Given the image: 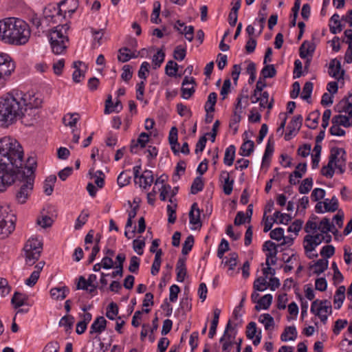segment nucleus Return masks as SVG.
<instances>
[{
    "label": "nucleus",
    "instance_id": "f03ea898",
    "mask_svg": "<svg viewBox=\"0 0 352 352\" xmlns=\"http://www.w3.org/2000/svg\"><path fill=\"white\" fill-rule=\"evenodd\" d=\"M30 35L28 24L21 19L7 18L0 21V40L6 43L25 44Z\"/></svg>",
    "mask_w": 352,
    "mask_h": 352
},
{
    "label": "nucleus",
    "instance_id": "a19ab883",
    "mask_svg": "<svg viewBox=\"0 0 352 352\" xmlns=\"http://www.w3.org/2000/svg\"><path fill=\"white\" fill-rule=\"evenodd\" d=\"M204 183L201 176L195 177L190 187V192L192 195H196L201 191L204 188Z\"/></svg>",
    "mask_w": 352,
    "mask_h": 352
},
{
    "label": "nucleus",
    "instance_id": "423d86ee",
    "mask_svg": "<svg viewBox=\"0 0 352 352\" xmlns=\"http://www.w3.org/2000/svg\"><path fill=\"white\" fill-rule=\"evenodd\" d=\"M16 217L6 206H0V238L8 237L15 229Z\"/></svg>",
    "mask_w": 352,
    "mask_h": 352
},
{
    "label": "nucleus",
    "instance_id": "052dcab7",
    "mask_svg": "<svg viewBox=\"0 0 352 352\" xmlns=\"http://www.w3.org/2000/svg\"><path fill=\"white\" fill-rule=\"evenodd\" d=\"M140 259L138 256H131L129 266V271L132 273H137L140 267Z\"/></svg>",
    "mask_w": 352,
    "mask_h": 352
},
{
    "label": "nucleus",
    "instance_id": "9b49d317",
    "mask_svg": "<svg viewBox=\"0 0 352 352\" xmlns=\"http://www.w3.org/2000/svg\"><path fill=\"white\" fill-rule=\"evenodd\" d=\"M15 69V64L10 55L0 54V72L8 79Z\"/></svg>",
    "mask_w": 352,
    "mask_h": 352
},
{
    "label": "nucleus",
    "instance_id": "2eb2a0df",
    "mask_svg": "<svg viewBox=\"0 0 352 352\" xmlns=\"http://www.w3.org/2000/svg\"><path fill=\"white\" fill-rule=\"evenodd\" d=\"M344 71L341 69V63L337 59H333L329 63V74L337 79L340 80L343 78Z\"/></svg>",
    "mask_w": 352,
    "mask_h": 352
},
{
    "label": "nucleus",
    "instance_id": "4c0bfd02",
    "mask_svg": "<svg viewBox=\"0 0 352 352\" xmlns=\"http://www.w3.org/2000/svg\"><path fill=\"white\" fill-rule=\"evenodd\" d=\"M328 260L327 258L319 259L316 261V263L312 266L314 267V273L320 275L322 272H324L328 267Z\"/></svg>",
    "mask_w": 352,
    "mask_h": 352
},
{
    "label": "nucleus",
    "instance_id": "4468645a",
    "mask_svg": "<svg viewBox=\"0 0 352 352\" xmlns=\"http://www.w3.org/2000/svg\"><path fill=\"white\" fill-rule=\"evenodd\" d=\"M76 0H64L58 4L57 15L65 16L67 12L72 14L76 9Z\"/></svg>",
    "mask_w": 352,
    "mask_h": 352
},
{
    "label": "nucleus",
    "instance_id": "37998d69",
    "mask_svg": "<svg viewBox=\"0 0 352 352\" xmlns=\"http://www.w3.org/2000/svg\"><path fill=\"white\" fill-rule=\"evenodd\" d=\"M276 74V70L274 65H266L261 72V77L263 79L273 78Z\"/></svg>",
    "mask_w": 352,
    "mask_h": 352
},
{
    "label": "nucleus",
    "instance_id": "2f4dec72",
    "mask_svg": "<svg viewBox=\"0 0 352 352\" xmlns=\"http://www.w3.org/2000/svg\"><path fill=\"white\" fill-rule=\"evenodd\" d=\"M340 154L346 155V152L344 149L342 148L333 147L331 149V153L329 155V164H333L336 162L340 163V160L339 159V155Z\"/></svg>",
    "mask_w": 352,
    "mask_h": 352
},
{
    "label": "nucleus",
    "instance_id": "412c9836",
    "mask_svg": "<svg viewBox=\"0 0 352 352\" xmlns=\"http://www.w3.org/2000/svg\"><path fill=\"white\" fill-rule=\"evenodd\" d=\"M69 292V288L66 286H63L51 289L50 295L56 300H62L66 298Z\"/></svg>",
    "mask_w": 352,
    "mask_h": 352
},
{
    "label": "nucleus",
    "instance_id": "aec40b11",
    "mask_svg": "<svg viewBox=\"0 0 352 352\" xmlns=\"http://www.w3.org/2000/svg\"><path fill=\"white\" fill-rule=\"evenodd\" d=\"M149 140V135L148 133L145 132H142L140 134L139 138L136 141L132 140L131 146H130V151L132 153H136V148L140 145L141 148H144L146 146V144L148 142Z\"/></svg>",
    "mask_w": 352,
    "mask_h": 352
},
{
    "label": "nucleus",
    "instance_id": "f3484780",
    "mask_svg": "<svg viewBox=\"0 0 352 352\" xmlns=\"http://www.w3.org/2000/svg\"><path fill=\"white\" fill-rule=\"evenodd\" d=\"M188 84L195 85V80L193 78H189L188 76H185L182 82V97L184 99H189L195 93V89L194 86L191 87H184L185 85Z\"/></svg>",
    "mask_w": 352,
    "mask_h": 352
},
{
    "label": "nucleus",
    "instance_id": "7ed1b4c3",
    "mask_svg": "<svg viewBox=\"0 0 352 352\" xmlns=\"http://www.w3.org/2000/svg\"><path fill=\"white\" fill-rule=\"evenodd\" d=\"M26 99L19 94H8L0 99V126L8 127L21 116Z\"/></svg>",
    "mask_w": 352,
    "mask_h": 352
},
{
    "label": "nucleus",
    "instance_id": "0e129e2a",
    "mask_svg": "<svg viewBox=\"0 0 352 352\" xmlns=\"http://www.w3.org/2000/svg\"><path fill=\"white\" fill-rule=\"evenodd\" d=\"M303 224V221L300 219L295 220L291 226H289L287 231L289 232H295L296 235L298 234V232L301 230Z\"/></svg>",
    "mask_w": 352,
    "mask_h": 352
},
{
    "label": "nucleus",
    "instance_id": "e433bc0d",
    "mask_svg": "<svg viewBox=\"0 0 352 352\" xmlns=\"http://www.w3.org/2000/svg\"><path fill=\"white\" fill-rule=\"evenodd\" d=\"M217 94L215 92H212L209 94L208 100L205 104V111L208 113L214 111V106L217 102Z\"/></svg>",
    "mask_w": 352,
    "mask_h": 352
},
{
    "label": "nucleus",
    "instance_id": "c9c22d12",
    "mask_svg": "<svg viewBox=\"0 0 352 352\" xmlns=\"http://www.w3.org/2000/svg\"><path fill=\"white\" fill-rule=\"evenodd\" d=\"M28 297L25 294L19 292H15L13 295L11 302L15 308L20 307L25 303Z\"/></svg>",
    "mask_w": 352,
    "mask_h": 352
},
{
    "label": "nucleus",
    "instance_id": "a18cd8bd",
    "mask_svg": "<svg viewBox=\"0 0 352 352\" xmlns=\"http://www.w3.org/2000/svg\"><path fill=\"white\" fill-rule=\"evenodd\" d=\"M274 142H272L271 138H270L268 140L267 144L266 145L264 155L263 156V160H262L263 165H265L267 162H267L268 158H270L272 155V154L274 153Z\"/></svg>",
    "mask_w": 352,
    "mask_h": 352
},
{
    "label": "nucleus",
    "instance_id": "de8ad7c7",
    "mask_svg": "<svg viewBox=\"0 0 352 352\" xmlns=\"http://www.w3.org/2000/svg\"><path fill=\"white\" fill-rule=\"evenodd\" d=\"M74 322V316L71 315H66L60 319L59 322V325L60 327H64L65 329V331H69L72 329Z\"/></svg>",
    "mask_w": 352,
    "mask_h": 352
},
{
    "label": "nucleus",
    "instance_id": "603ef678",
    "mask_svg": "<svg viewBox=\"0 0 352 352\" xmlns=\"http://www.w3.org/2000/svg\"><path fill=\"white\" fill-rule=\"evenodd\" d=\"M178 71V65L173 60H168L165 67L166 74L170 77L175 76Z\"/></svg>",
    "mask_w": 352,
    "mask_h": 352
},
{
    "label": "nucleus",
    "instance_id": "f704fd0d",
    "mask_svg": "<svg viewBox=\"0 0 352 352\" xmlns=\"http://www.w3.org/2000/svg\"><path fill=\"white\" fill-rule=\"evenodd\" d=\"M80 119V116L77 113H67L63 118V122L65 126L70 127L75 126L77 122Z\"/></svg>",
    "mask_w": 352,
    "mask_h": 352
},
{
    "label": "nucleus",
    "instance_id": "6e6d98bb",
    "mask_svg": "<svg viewBox=\"0 0 352 352\" xmlns=\"http://www.w3.org/2000/svg\"><path fill=\"white\" fill-rule=\"evenodd\" d=\"M164 58L165 53L162 50H158L153 57V63L155 69L161 66L164 60Z\"/></svg>",
    "mask_w": 352,
    "mask_h": 352
},
{
    "label": "nucleus",
    "instance_id": "4be33fe9",
    "mask_svg": "<svg viewBox=\"0 0 352 352\" xmlns=\"http://www.w3.org/2000/svg\"><path fill=\"white\" fill-rule=\"evenodd\" d=\"M177 272V280L178 282H183L186 276L187 270L186 267V258H179L176 265Z\"/></svg>",
    "mask_w": 352,
    "mask_h": 352
},
{
    "label": "nucleus",
    "instance_id": "20e7f679",
    "mask_svg": "<svg viewBox=\"0 0 352 352\" xmlns=\"http://www.w3.org/2000/svg\"><path fill=\"white\" fill-rule=\"evenodd\" d=\"M28 162L30 166H25L24 168L18 170L14 173V179L16 177L22 179L18 184V189L16 191V200L21 204L27 201L34 187V173L36 163L30 158L28 159Z\"/></svg>",
    "mask_w": 352,
    "mask_h": 352
},
{
    "label": "nucleus",
    "instance_id": "69168bd1",
    "mask_svg": "<svg viewBox=\"0 0 352 352\" xmlns=\"http://www.w3.org/2000/svg\"><path fill=\"white\" fill-rule=\"evenodd\" d=\"M12 177L10 175H6L0 177V192H3L8 186H10Z\"/></svg>",
    "mask_w": 352,
    "mask_h": 352
},
{
    "label": "nucleus",
    "instance_id": "13d9d810",
    "mask_svg": "<svg viewBox=\"0 0 352 352\" xmlns=\"http://www.w3.org/2000/svg\"><path fill=\"white\" fill-rule=\"evenodd\" d=\"M160 3L159 1H155L154 3V8L151 14V21L153 23H159L160 19H159L160 12Z\"/></svg>",
    "mask_w": 352,
    "mask_h": 352
},
{
    "label": "nucleus",
    "instance_id": "72a5a7b5",
    "mask_svg": "<svg viewBox=\"0 0 352 352\" xmlns=\"http://www.w3.org/2000/svg\"><path fill=\"white\" fill-rule=\"evenodd\" d=\"M323 205L325 212H333L338 209V201L336 196H333L331 199H326L323 201Z\"/></svg>",
    "mask_w": 352,
    "mask_h": 352
},
{
    "label": "nucleus",
    "instance_id": "774afa93",
    "mask_svg": "<svg viewBox=\"0 0 352 352\" xmlns=\"http://www.w3.org/2000/svg\"><path fill=\"white\" fill-rule=\"evenodd\" d=\"M284 230L282 228H276L270 232V237L276 241H280L283 238Z\"/></svg>",
    "mask_w": 352,
    "mask_h": 352
},
{
    "label": "nucleus",
    "instance_id": "393cba45",
    "mask_svg": "<svg viewBox=\"0 0 352 352\" xmlns=\"http://www.w3.org/2000/svg\"><path fill=\"white\" fill-rule=\"evenodd\" d=\"M319 300H316L311 303V312L314 314H316L317 312L321 313V314H331L332 312L331 305H323V307H316L318 305Z\"/></svg>",
    "mask_w": 352,
    "mask_h": 352
},
{
    "label": "nucleus",
    "instance_id": "864d4df0",
    "mask_svg": "<svg viewBox=\"0 0 352 352\" xmlns=\"http://www.w3.org/2000/svg\"><path fill=\"white\" fill-rule=\"evenodd\" d=\"M194 236L192 235H189L186 239L184 243H183L182 252L184 255H186L189 253V252L192 250V246L194 245Z\"/></svg>",
    "mask_w": 352,
    "mask_h": 352
},
{
    "label": "nucleus",
    "instance_id": "6ab92c4d",
    "mask_svg": "<svg viewBox=\"0 0 352 352\" xmlns=\"http://www.w3.org/2000/svg\"><path fill=\"white\" fill-rule=\"evenodd\" d=\"M107 323V322L103 316L97 317L91 325L89 333H101L106 329Z\"/></svg>",
    "mask_w": 352,
    "mask_h": 352
},
{
    "label": "nucleus",
    "instance_id": "cd10ccee",
    "mask_svg": "<svg viewBox=\"0 0 352 352\" xmlns=\"http://www.w3.org/2000/svg\"><path fill=\"white\" fill-rule=\"evenodd\" d=\"M334 225L330 222V220L328 218H323L318 226V230L320 231V233L327 234L329 232H331L333 234H335L334 231Z\"/></svg>",
    "mask_w": 352,
    "mask_h": 352
},
{
    "label": "nucleus",
    "instance_id": "5701e85b",
    "mask_svg": "<svg viewBox=\"0 0 352 352\" xmlns=\"http://www.w3.org/2000/svg\"><path fill=\"white\" fill-rule=\"evenodd\" d=\"M153 179V172L150 170H145L140 176L139 186L145 189L151 186Z\"/></svg>",
    "mask_w": 352,
    "mask_h": 352
},
{
    "label": "nucleus",
    "instance_id": "ea45409f",
    "mask_svg": "<svg viewBox=\"0 0 352 352\" xmlns=\"http://www.w3.org/2000/svg\"><path fill=\"white\" fill-rule=\"evenodd\" d=\"M267 277L265 276L257 278L254 282V289L256 291L263 292L268 287Z\"/></svg>",
    "mask_w": 352,
    "mask_h": 352
},
{
    "label": "nucleus",
    "instance_id": "1a4fd4ad",
    "mask_svg": "<svg viewBox=\"0 0 352 352\" xmlns=\"http://www.w3.org/2000/svg\"><path fill=\"white\" fill-rule=\"evenodd\" d=\"M236 330L232 325L231 321L228 320L223 335L220 338L219 342L222 344V350L223 352H230V349L234 344Z\"/></svg>",
    "mask_w": 352,
    "mask_h": 352
},
{
    "label": "nucleus",
    "instance_id": "c756f323",
    "mask_svg": "<svg viewBox=\"0 0 352 352\" xmlns=\"http://www.w3.org/2000/svg\"><path fill=\"white\" fill-rule=\"evenodd\" d=\"M272 299L273 297L271 294L263 296L261 298L258 300L255 309L258 311L261 309H267L272 304Z\"/></svg>",
    "mask_w": 352,
    "mask_h": 352
},
{
    "label": "nucleus",
    "instance_id": "0eeeda50",
    "mask_svg": "<svg viewBox=\"0 0 352 352\" xmlns=\"http://www.w3.org/2000/svg\"><path fill=\"white\" fill-rule=\"evenodd\" d=\"M63 26L60 28V26H56L50 34V43L51 45L52 50L55 54H61L66 51L67 47V44L69 42V38L67 35H65L62 29Z\"/></svg>",
    "mask_w": 352,
    "mask_h": 352
},
{
    "label": "nucleus",
    "instance_id": "f8f14e48",
    "mask_svg": "<svg viewBox=\"0 0 352 352\" xmlns=\"http://www.w3.org/2000/svg\"><path fill=\"white\" fill-rule=\"evenodd\" d=\"M302 122L301 115L296 116L293 118L287 126L288 131L285 135V140H290L293 136L296 135L300 130Z\"/></svg>",
    "mask_w": 352,
    "mask_h": 352
},
{
    "label": "nucleus",
    "instance_id": "bf43d9fd",
    "mask_svg": "<svg viewBox=\"0 0 352 352\" xmlns=\"http://www.w3.org/2000/svg\"><path fill=\"white\" fill-rule=\"evenodd\" d=\"M229 250V243L227 240L222 239L217 250V256L221 258L225 252Z\"/></svg>",
    "mask_w": 352,
    "mask_h": 352
},
{
    "label": "nucleus",
    "instance_id": "09e8293b",
    "mask_svg": "<svg viewBox=\"0 0 352 352\" xmlns=\"http://www.w3.org/2000/svg\"><path fill=\"white\" fill-rule=\"evenodd\" d=\"M180 34H184L186 38L191 42L194 38V27L192 25L184 26V30H182L179 27L175 25L174 27Z\"/></svg>",
    "mask_w": 352,
    "mask_h": 352
},
{
    "label": "nucleus",
    "instance_id": "dca6fc26",
    "mask_svg": "<svg viewBox=\"0 0 352 352\" xmlns=\"http://www.w3.org/2000/svg\"><path fill=\"white\" fill-rule=\"evenodd\" d=\"M201 211L196 202L193 203L189 212L190 223L195 226V228H201L202 224L200 219Z\"/></svg>",
    "mask_w": 352,
    "mask_h": 352
},
{
    "label": "nucleus",
    "instance_id": "ddd939ff",
    "mask_svg": "<svg viewBox=\"0 0 352 352\" xmlns=\"http://www.w3.org/2000/svg\"><path fill=\"white\" fill-rule=\"evenodd\" d=\"M322 233H318L315 235L307 234L304 238V248L306 252H312L319 245L322 240Z\"/></svg>",
    "mask_w": 352,
    "mask_h": 352
},
{
    "label": "nucleus",
    "instance_id": "79ce46f5",
    "mask_svg": "<svg viewBox=\"0 0 352 352\" xmlns=\"http://www.w3.org/2000/svg\"><path fill=\"white\" fill-rule=\"evenodd\" d=\"M320 118L319 111H314L309 113L307 118V122L311 121L310 123L306 124L307 126L311 129H315L317 128L318 124V120Z\"/></svg>",
    "mask_w": 352,
    "mask_h": 352
},
{
    "label": "nucleus",
    "instance_id": "a878e982",
    "mask_svg": "<svg viewBox=\"0 0 352 352\" xmlns=\"http://www.w3.org/2000/svg\"><path fill=\"white\" fill-rule=\"evenodd\" d=\"M297 337L296 329L294 326L287 327L280 336V339L283 342L288 340H294Z\"/></svg>",
    "mask_w": 352,
    "mask_h": 352
},
{
    "label": "nucleus",
    "instance_id": "9d476101",
    "mask_svg": "<svg viewBox=\"0 0 352 352\" xmlns=\"http://www.w3.org/2000/svg\"><path fill=\"white\" fill-rule=\"evenodd\" d=\"M40 103L41 101L36 102V104H32L31 102H26V104L22 107L21 116L18 118H23V122H28L26 124H31V123L29 122L36 119Z\"/></svg>",
    "mask_w": 352,
    "mask_h": 352
},
{
    "label": "nucleus",
    "instance_id": "f257e3e1",
    "mask_svg": "<svg viewBox=\"0 0 352 352\" xmlns=\"http://www.w3.org/2000/svg\"><path fill=\"white\" fill-rule=\"evenodd\" d=\"M23 149L19 142L10 137L0 138V177L10 175V185L14 182V173L24 168Z\"/></svg>",
    "mask_w": 352,
    "mask_h": 352
},
{
    "label": "nucleus",
    "instance_id": "473e14b6",
    "mask_svg": "<svg viewBox=\"0 0 352 352\" xmlns=\"http://www.w3.org/2000/svg\"><path fill=\"white\" fill-rule=\"evenodd\" d=\"M254 143L252 140L244 142L240 147L239 154L242 156H250L254 151Z\"/></svg>",
    "mask_w": 352,
    "mask_h": 352
},
{
    "label": "nucleus",
    "instance_id": "8fccbe9b",
    "mask_svg": "<svg viewBox=\"0 0 352 352\" xmlns=\"http://www.w3.org/2000/svg\"><path fill=\"white\" fill-rule=\"evenodd\" d=\"M118 314V307L116 303L112 302H111L107 308L106 311V316L109 320H115L116 318V316Z\"/></svg>",
    "mask_w": 352,
    "mask_h": 352
},
{
    "label": "nucleus",
    "instance_id": "bb28decb",
    "mask_svg": "<svg viewBox=\"0 0 352 352\" xmlns=\"http://www.w3.org/2000/svg\"><path fill=\"white\" fill-rule=\"evenodd\" d=\"M221 314V309L215 308L213 310V319L211 322V326L208 333V337L212 338L216 333L217 325L219 323V316Z\"/></svg>",
    "mask_w": 352,
    "mask_h": 352
},
{
    "label": "nucleus",
    "instance_id": "680f3d73",
    "mask_svg": "<svg viewBox=\"0 0 352 352\" xmlns=\"http://www.w3.org/2000/svg\"><path fill=\"white\" fill-rule=\"evenodd\" d=\"M324 196L325 190L322 188H316L312 191L311 198L314 201H318L323 199Z\"/></svg>",
    "mask_w": 352,
    "mask_h": 352
},
{
    "label": "nucleus",
    "instance_id": "338daca9",
    "mask_svg": "<svg viewBox=\"0 0 352 352\" xmlns=\"http://www.w3.org/2000/svg\"><path fill=\"white\" fill-rule=\"evenodd\" d=\"M256 324L254 322H250L247 326L246 336L248 339H253L256 335Z\"/></svg>",
    "mask_w": 352,
    "mask_h": 352
},
{
    "label": "nucleus",
    "instance_id": "b1692460",
    "mask_svg": "<svg viewBox=\"0 0 352 352\" xmlns=\"http://www.w3.org/2000/svg\"><path fill=\"white\" fill-rule=\"evenodd\" d=\"M345 287L342 285L340 286L334 295L333 297V303L335 305V309H339L342 307V305L345 298Z\"/></svg>",
    "mask_w": 352,
    "mask_h": 352
},
{
    "label": "nucleus",
    "instance_id": "6e6552de",
    "mask_svg": "<svg viewBox=\"0 0 352 352\" xmlns=\"http://www.w3.org/2000/svg\"><path fill=\"white\" fill-rule=\"evenodd\" d=\"M42 249V243L38 240H28L23 248L25 263L29 266L33 265L40 258Z\"/></svg>",
    "mask_w": 352,
    "mask_h": 352
},
{
    "label": "nucleus",
    "instance_id": "a211bd4d",
    "mask_svg": "<svg viewBox=\"0 0 352 352\" xmlns=\"http://www.w3.org/2000/svg\"><path fill=\"white\" fill-rule=\"evenodd\" d=\"M316 50V45L314 42L305 41L299 48V54L301 58H311Z\"/></svg>",
    "mask_w": 352,
    "mask_h": 352
},
{
    "label": "nucleus",
    "instance_id": "39448f33",
    "mask_svg": "<svg viewBox=\"0 0 352 352\" xmlns=\"http://www.w3.org/2000/svg\"><path fill=\"white\" fill-rule=\"evenodd\" d=\"M335 110L344 114L334 116L331 120L332 124H337L344 127L352 126V93L348 97L342 98L336 106Z\"/></svg>",
    "mask_w": 352,
    "mask_h": 352
},
{
    "label": "nucleus",
    "instance_id": "4d7b16f0",
    "mask_svg": "<svg viewBox=\"0 0 352 352\" xmlns=\"http://www.w3.org/2000/svg\"><path fill=\"white\" fill-rule=\"evenodd\" d=\"M186 55V49L182 45H177L173 52V57L175 60H183Z\"/></svg>",
    "mask_w": 352,
    "mask_h": 352
},
{
    "label": "nucleus",
    "instance_id": "49530a36",
    "mask_svg": "<svg viewBox=\"0 0 352 352\" xmlns=\"http://www.w3.org/2000/svg\"><path fill=\"white\" fill-rule=\"evenodd\" d=\"M127 172L128 170L122 171L118 177L117 183L120 188L129 185L131 182V176Z\"/></svg>",
    "mask_w": 352,
    "mask_h": 352
},
{
    "label": "nucleus",
    "instance_id": "58836bf2",
    "mask_svg": "<svg viewBox=\"0 0 352 352\" xmlns=\"http://www.w3.org/2000/svg\"><path fill=\"white\" fill-rule=\"evenodd\" d=\"M130 50L128 47H122L118 51V59L119 61L125 63L129 61L132 58H136L137 56L134 54L129 53Z\"/></svg>",
    "mask_w": 352,
    "mask_h": 352
},
{
    "label": "nucleus",
    "instance_id": "e2e57ef3",
    "mask_svg": "<svg viewBox=\"0 0 352 352\" xmlns=\"http://www.w3.org/2000/svg\"><path fill=\"white\" fill-rule=\"evenodd\" d=\"M335 253V248L331 245L324 246L320 250V255L326 258L331 257Z\"/></svg>",
    "mask_w": 352,
    "mask_h": 352
},
{
    "label": "nucleus",
    "instance_id": "3c124183",
    "mask_svg": "<svg viewBox=\"0 0 352 352\" xmlns=\"http://www.w3.org/2000/svg\"><path fill=\"white\" fill-rule=\"evenodd\" d=\"M313 186V179L311 177L305 178L299 186L298 190L300 194H307L311 189Z\"/></svg>",
    "mask_w": 352,
    "mask_h": 352
},
{
    "label": "nucleus",
    "instance_id": "c85d7f7f",
    "mask_svg": "<svg viewBox=\"0 0 352 352\" xmlns=\"http://www.w3.org/2000/svg\"><path fill=\"white\" fill-rule=\"evenodd\" d=\"M236 148L234 145L229 146L225 151L223 163L227 166H232L233 164L235 157Z\"/></svg>",
    "mask_w": 352,
    "mask_h": 352
},
{
    "label": "nucleus",
    "instance_id": "5fc2aeb1",
    "mask_svg": "<svg viewBox=\"0 0 352 352\" xmlns=\"http://www.w3.org/2000/svg\"><path fill=\"white\" fill-rule=\"evenodd\" d=\"M314 85L311 82H307L304 85L302 88V92L301 94V98L303 100H309L311 98V95L313 91Z\"/></svg>",
    "mask_w": 352,
    "mask_h": 352
},
{
    "label": "nucleus",
    "instance_id": "c03bdc74",
    "mask_svg": "<svg viewBox=\"0 0 352 352\" xmlns=\"http://www.w3.org/2000/svg\"><path fill=\"white\" fill-rule=\"evenodd\" d=\"M259 322L264 324L265 329L269 330L274 326V320L269 314H263L260 316Z\"/></svg>",
    "mask_w": 352,
    "mask_h": 352
},
{
    "label": "nucleus",
    "instance_id": "7c9ffc66",
    "mask_svg": "<svg viewBox=\"0 0 352 352\" xmlns=\"http://www.w3.org/2000/svg\"><path fill=\"white\" fill-rule=\"evenodd\" d=\"M56 182V176L54 175H50L46 178L43 184L44 192L47 195H51L54 190V185Z\"/></svg>",
    "mask_w": 352,
    "mask_h": 352
}]
</instances>
